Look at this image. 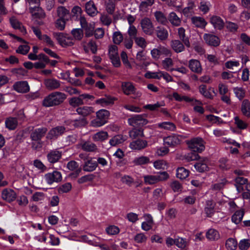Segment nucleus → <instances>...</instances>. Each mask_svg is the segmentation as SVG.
I'll list each match as a JSON object with an SVG mask.
<instances>
[{
	"label": "nucleus",
	"mask_w": 250,
	"mask_h": 250,
	"mask_svg": "<svg viewBox=\"0 0 250 250\" xmlns=\"http://www.w3.org/2000/svg\"><path fill=\"white\" fill-rule=\"evenodd\" d=\"M66 95L62 92L54 91L45 96L42 102V105L46 107L59 105L65 100Z\"/></svg>",
	"instance_id": "nucleus-1"
},
{
	"label": "nucleus",
	"mask_w": 250,
	"mask_h": 250,
	"mask_svg": "<svg viewBox=\"0 0 250 250\" xmlns=\"http://www.w3.org/2000/svg\"><path fill=\"white\" fill-rule=\"evenodd\" d=\"M47 128L45 127L33 128L30 131V137L32 140L31 146L33 149L41 148L42 146V139L46 134Z\"/></svg>",
	"instance_id": "nucleus-2"
},
{
	"label": "nucleus",
	"mask_w": 250,
	"mask_h": 250,
	"mask_svg": "<svg viewBox=\"0 0 250 250\" xmlns=\"http://www.w3.org/2000/svg\"><path fill=\"white\" fill-rule=\"evenodd\" d=\"M110 116L109 112L106 109H101L96 112V117L91 121L90 125L94 127H98L105 125Z\"/></svg>",
	"instance_id": "nucleus-3"
},
{
	"label": "nucleus",
	"mask_w": 250,
	"mask_h": 250,
	"mask_svg": "<svg viewBox=\"0 0 250 250\" xmlns=\"http://www.w3.org/2000/svg\"><path fill=\"white\" fill-rule=\"evenodd\" d=\"M144 182L147 185H154L159 182L165 181L169 178L166 171L158 172L156 175H146L143 176Z\"/></svg>",
	"instance_id": "nucleus-4"
},
{
	"label": "nucleus",
	"mask_w": 250,
	"mask_h": 250,
	"mask_svg": "<svg viewBox=\"0 0 250 250\" xmlns=\"http://www.w3.org/2000/svg\"><path fill=\"white\" fill-rule=\"evenodd\" d=\"M189 149L194 152L201 153L205 149V142L200 137H196L186 141Z\"/></svg>",
	"instance_id": "nucleus-5"
},
{
	"label": "nucleus",
	"mask_w": 250,
	"mask_h": 250,
	"mask_svg": "<svg viewBox=\"0 0 250 250\" xmlns=\"http://www.w3.org/2000/svg\"><path fill=\"white\" fill-rule=\"evenodd\" d=\"M108 55L113 65L115 67H119L121 65L118 54V48L115 45L108 46Z\"/></svg>",
	"instance_id": "nucleus-6"
},
{
	"label": "nucleus",
	"mask_w": 250,
	"mask_h": 250,
	"mask_svg": "<svg viewBox=\"0 0 250 250\" xmlns=\"http://www.w3.org/2000/svg\"><path fill=\"white\" fill-rule=\"evenodd\" d=\"M53 36L62 47L71 46L74 44L73 39L68 35L55 32L53 33Z\"/></svg>",
	"instance_id": "nucleus-7"
},
{
	"label": "nucleus",
	"mask_w": 250,
	"mask_h": 250,
	"mask_svg": "<svg viewBox=\"0 0 250 250\" xmlns=\"http://www.w3.org/2000/svg\"><path fill=\"white\" fill-rule=\"evenodd\" d=\"M76 147L88 152H94L98 150V147L96 144L89 141H86L83 139L80 140L77 144Z\"/></svg>",
	"instance_id": "nucleus-8"
},
{
	"label": "nucleus",
	"mask_w": 250,
	"mask_h": 250,
	"mask_svg": "<svg viewBox=\"0 0 250 250\" xmlns=\"http://www.w3.org/2000/svg\"><path fill=\"white\" fill-rule=\"evenodd\" d=\"M185 137L182 135L173 134L164 138V142L165 145L169 146H175L181 144Z\"/></svg>",
	"instance_id": "nucleus-9"
},
{
	"label": "nucleus",
	"mask_w": 250,
	"mask_h": 250,
	"mask_svg": "<svg viewBox=\"0 0 250 250\" xmlns=\"http://www.w3.org/2000/svg\"><path fill=\"white\" fill-rule=\"evenodd\" d=\"M140 25L143 32L148 35H152L154 32V27L151 20L148 18L143 19Z\"/></svg>",
	"instance_id": "nucleus-10"
},
{
	"label": "nucleus",
	"mask_w": 250,
	"mask_h": 250,
	"mask_svg": "<svg viewBox=\"0 0 250 250\" xmlns=\"http://www.w3.org/2000/svg\"><path fill=\"white\" fill-rule=\"evenodd\" d=\"M129 125L134 127L143 126L148 123L147 120L141 115H136L128 119Z\"/></svg>",
	"instance_id": "nucleus-11"
},
{
	"label": "nucleus",
	"mask_w": 250,
	"mask_h": 250,
	"mask_svg": "<svg viewBox=\"0 0 250 250\" xmlns=\"http://www.w3.org/2000/svg\"><path fill=\"white\" fill-rule=\"evenodd\" d=\"M122 90L126 95L136 94L139 97L141 96V93L136 92V88L133 84L130 82H124L122 83Z\"/></svg>",
	"instance_id": "nucleus-12"
},
{
	"label": "nucleus",
	"mask_w": 250,
	"mask_h": 250,
	"mask_svg": "<svg viewBox=\"0 0 250 250\" xmlns=\"http://www.w3.org/2000/svg\"><path fill=\"white\" fill-rule=\"evenodd\" d=\"M62 176L61 172L57 171L46 173L44 175L45 181L49 185H51L55 182H59L62 180Z\"/></svg>",
	"instance_id": "nucleus-13"
},
{
	"label": "nucleus",
	"mask_w": 250,
	"mask_h": 250,
	"mask_svg": "<svg viewBox=\"0 0 250 250\" xmlns=\"http://www.w3.org/2000/svg\"><path fill=\"white\" fill-rule=\"evenodd\" d=\"M61 82L55 78H47L43 81L45 88L50 91L59 89L61 86Z\"/></svg>",
	"instance_id": "nucleus-14"
},
{
	"label": "nucleus",
	"mask_w": 250,
	"mask_h": 250,
	"mask_svg": "<svg viewBox=\"0 0 250 250\" xmlns=\"http://www.w3.org/2000/svg\"><path fill=\"white\" fill-rule=\"evenodd\" d=\"M13 88L18 93H25L29 91L30 86L26 81H19L13 85Z\"/></svg>",
	"instance_id": "nucleus-15"
},
{
	"label": "nucleus",
	"mask_w": 250,
	"mask_h": 250,
	"mask_svg": "<svg viewBox=\"0 0 250 250\" xmlns=\"http://www.w3.org/2000/svg\"><path fill=\"white\" fill-rule=\"evenodd\" d=\"M9 22L12 27L15 29H18L23 35L26 34V30L22 23L14 16L9 18Z\"/></svg>",
	"instance_id": "nucleus-16"
},
{
	"label": "nucleus",
	"mask_w": 250,
	"mask_h": 250,
	"mask_svg": "<svg viewBox=\"0 0 250 250\" xmlns=\"http://www.w3.org/2000/svg\"><path fill=\"white\" fill-rule=\"evenodd\" d=\"M65 128L63 126H58L52 128L48 133L46 138L52 139L57 138L58 136L62 135L65 131Z\"/></svg>",
	"instance_id": "nucleus-17"
},
{
	"label": "nucleus",
	"mask_w": 250,
	"mask_h": 250,
	"mask_svg": "<svg viewBox=\"0 0 250 250\" xmlns=\"http://www.w3.org/2000/svg\"><path fill=\"white\" fill-rule=\"evenodd\" d=\"M172 97L177 101L182 102L184 101L187 103H191L192 105L195 104H202L200 101L186 96L180 95L177 92H174L172 94Z\"/></svg>",
	"instance_id": "nucleus-18"
},
{
	"label": "nucleus",
	"mask_w": 250,
	"mask_h": 250,
	"mask_svg": "<svg viewBox=\"0 0 250 250\" xmlns=\"http://www.w3.org/2000/svg\"><path fill=\"white\" fill-rule=\"evenodd\" d=\"M16 197V193L11 188H4L1 192V198L3 200L8 202H11L14 201Z\"/></svg>",
	"instance_id": "nucleus-19"
},
{
	"label": "nucleus",
	"mask_w": 250,
	"mask_h": 250,
	"mask_svg": "<svg viewBox=\"0 0 250 250\" xmlns=\"http://www.w3.org/2000/svg\"><path fill=\"white\" fill-rule=\"evenodd\" d=\"M29 10L32 17L34 19H43L46 16L43 9L39 6H31Z\"/></svg>",
	"instance_id": "nucleus-20"
},
{
	"label": "nucleus",
	"mask_w": 250,
	"mask_h": 250,
	"mask_svg": "<svg viewBox=\"0 0 250 250\" xmlns=\"http://www.w3.org/2000/svg\"><path fill=\"white\" fill-rule=\"evenodd\" d=\"M203 38L206 42L210 46H217L220 43L219 38L214 35L205 34Z\"/></svg>",
	"instance_id": "nucleus-21"
},
{
	"label": "nucleus",
	"mask_w": 250,
	"mask_h": 250,
	"mask_svg": "<svg viewBox=\"0 0 250 250\" xmlns=\"http://www.w3.org/2000/svg\"><path fill=\"white\" fill-rule=\"evenodd\" d=\"M147 146V142L145 140L138 139L132 141L129 144V147L135 150L144 149Z\"/></svg>",
	"instance_id": "nucleus-22"
},
{
	"label": "nucleus",
	"mask_w": 250,
	"mask_h": 250,
	"mask_svg": "<svg viewBox=\"0 0 250 250\" xmlns=\"http://www.w3.org/2000/svg\"><path fill=\"white\" fill-rule=\"evenodd\" d=\"M83 50L86 53L91 52L92 54H96L98 50V45L96 42L90 40L87 42H85L83 45Z\"/></svg>",
	"instance_id": "nucleus-23"
},
{
	"label": "nucleus",
	"mask_w": 250,
	"mask_h": 250,
	"mask_svg": "<svg viewBox=\"0 0 250 250\" xmlns=\"http://www.w3.org/2000/svg\"><path fill=\"white\" fill-rule=\"evenodd\" d=\"M188 67L192 72L197 74H201L203 70L200 61L196 59H191L189 61Z\"/></svg>",
	"instance_id": "nucleus-24"
},
{
	"label": "nucleus",
	"mask_w": 250,
	"mask_h": 250,
	"mask_svg": "<svg viewBox=\"0 0 250 250\" xmlns=\"http://www.w3.org/2000/svg\"><path fill=\"white\" fill-rule=\"evenodd\" d=\"M98 166L97 161L94 158L89 157L84 163L83 170L87 172H92L96 169Z\"/></svg>",
	"instance_id": "nucleus-25"
},
{
	"label": "nucleus",
	"mask_w": 250,
	"mask_h": 250,
	"mask_svg": "<svg viewBox=\"0 0 250 250\" xmlns=\"http://www.w3.org/2000/svg\"><path fill=\"white\" fill-rule=\"evenodd\" d=\"M235 187L238 192H241L244 188H248V180L242 177H238L235 178Z\"/></svg>",
	"instance_id": "nucleus-26"
},
{
	"label": "nucleus",
	"mask_w": 250,
	"mask_h": 250,
	"mask_svg": "<svg viewBox=\"0 0 250 250\" xmlns=\"http://www.w3.org/2000/svg\"><path fill=\"white\" fill-rule=\"evenodd\" d=\"M67 167L71 171L75 170V172L71 174L73 178H76L81 172V169L79 168L78 164L75 161H71L67 163Z\"/></svg>",
	"instance_id": "nucleus-27"
},
{
	"label": "nucleus",
	"mask_w": 250,
	"mask_h": 250,
	"mask_svg": "<svg viewBox=\"0 0 250 250\" xmlns=\"http://www.w3.org/2000/svg\"><path fill=\"white\" fill-rule=\"evenodd\" d=\"M61 157L62 152L57 150H51L47 155L48 162L52 164L57 162Z\"/></svg>",
	"instance_id": "nucleus-28"
},
{
	"label": "nucleus",
	"mask_w": 250,
	"mask_h": 250,
	"mask_svg": "<svg viewBox=\"0 0 250 250\" xmlns=\"http://www.w3.org/2000/svg\"><path fill=\"white\" fill-rule=\"evenodd\" d=\"M85 11L88 15L95 16L98 13L97 8L92 0H90L85 3Z\"/></svg>",
	"instance_id": "nucleus-29"
},
{
	"label": "nucleus",
	"mask_w": 250,
	"mask_h": 250,
	"mask_svg": "<svg viewBox=\"0 0 250 250\" xmlns=\"http://www.w3.org/2000/svg\"><path fill=\"white\" fill-rule=\"evenodd\" d=\"M115 98L109 96H105L104 97L96 101L97 104H100L102 106L105 107L114 104Z\"/></svg>",
	"instance_id": "nucleus-30"
},
{
	"label": "nucleus",
	"mask_w": 250,
	"mask_h": 250,
	"mask_svg": "<svg viewBox=\"0 0 250 250\" xmlns=\"http://www.w3.org/2000/svg\"><path fill=\"white\" fill-rule=\"evenodd\" d=\"M194 167L196 170L199 172H204L208 169L207 165V159L203 158L194 165Z\"/></svg>",
	"instance_id": "nucleus-31"
},
{
	"label": "nucleus",
	"mask_w": 250,
	"mask_h": 250,
	"mask_svg": "<svg viewBox=\"0 0 250 250\" xmlns=\"http://www.w3.org/2000/svg\"><path fill=\"white\" fill-rule=\"evenodd\" d=\"M215 206V203L212 200H208L207 201L204 210L207 217H211L213 215Z\"/></svg>",
	"instance_id": "nucleus-32"
},
{
	"label": "nucleus",
	"mask_w": 250,
	"mask_h": 250,
	"mask_svg": "<svg viewBox=\"0 0 250 250\" xmlns=\"http://www.w3.org/2000/svg\"><path fill=\"white\" fill-rule=\"evenodd\" d=\"M170 46L176 53H180L184 51L185 46L183 43L178 40H174L170 42Z\"/></svg>",
	"instance_id": "nucleus-33"
},
{
	"label": "nucleus",
	"mask_w": 250,
	"mask_h": 250,
	"mask_svg": "<svg viewBox=\"0 0 250 250\" xmlns=\"http://www.w3.org/2000/svg\"><path fill=\"white\" fill-rule=\"evenodd\" d=\"M108 137V133L106 131H101L94 134L92 136L93 141L95 142H103L106 140Z\"/></svg>",
	"instance_id": "nucleus-34"
},
{
	"label": "nucleus",
	"mask_w": 250,
	"mask_h": 250,
	"mask_svg": "<svg viewBox=\"0 0 250 250\" xmlns=\"http://www.w3.org/2000/svg\"><path fill=\"white\" fill-rule=\"evenodd\" d=\"M5 125L6 127L9 130H14L18 125L17 119L12 117H8L5 120Z\"/></svg>",
	"instance_id": "nucleus-35"
},
{
	"label": "nucleus",
	"mask_w": 250,
	"mask_h": 250,
	"mask_svg": "<svg viewBox=\"0 0 250 250\" xmlns=\"http://www.w3.org/2000/svg\"><path fill=\"white\" fill-rule=\"evenodd\" d=\"M206 235L207 238L209 241H216L220 237L219 231L214 229H209Z\"/></svg>",
	"instance_id": "nucleus-36"
},
{
	"label": "nucleus",
	"mask_w": 250,
	"mask_h": 250,
	"mask_svg": "<svg viewBox=\"0 0 250 250\" xmlns=\"http://www.w3.org/2000/svg\"><path fill=\"white\" fill-rule=\"evenodd\" d=\"M210 22L214 28L221 29L224 25L223 20L218 16H213L210 18Z\"/></svg>",
	"instance_id": "nucleus-37"
},
{
	"label": "nucleus",
	"mask_w": 250,
	"mask_h": 250,
	"mask_svg": "<svg viewBox=\"0 0 250 250\" xmlns=\"http://www.w3.org/2000/svg\"><path fill=\"white\" fill-rule=\"evenodd\" d=\"M186 30L183 27H180L178 29V35L179 39L185 44V45L189 47L190 42L188 37L186 36Z\"/></svg>",
	"instance_id": "nucleus-38"
},
{
	"label": "nucleus",
	"mask_w": 250,
	"mask_h": 250,
	"mask_svg": "<svg viewBox=\"0 0 250 250\" xmlns=\"http://www.w3.org/2000/svg\"><path fill=\"white\" fill-rule=\"evenodd\" d=\"M191 20L194 26L198 28H204L207 24L205 19L200 17H193Z\"/></svg>",
	"instance_id": "nucleus-39"
},
{
	"label": "nucleus",
	"mask_w": 250,
	"mask_h": 250,
	"mask_svg": "<svg viewBox=\"0 0 250 250\" xmlns=\"http://www.w3.org/2000/svg\"><path fill=\"white\" fill-rule=\"evenodd\" d=\"M244 211L243 209H241L236 211L231 217V221L235 224L240 223L244 216Z\"/></svg>",
	"instance_id": "nucleus-40"
},
{
	"label": "nucleus",
	"mask_w": 250,
	"mask_h": 250,
	"mask_svg": "<svg viewBox=\"0 0 250 250\" xmlns=\"http://www.w3.org/2000/svg\"><path fill=\"white\" fill-rule=\"evenodd\" d=\"M76 111L78 114L82 115L83 117L89 115L94 112L93 109L92 107L86 106L78 108Z\"/></svg>",
	"instance_id": "nucleus-41"
},
{
	"label": "nucleus",
	"mask_w": 250,
	"mask_h": 250,
	"mask_svg": "<svg viewBox=\"0 0 250 250\" xmlns=\"http://www.w3.org/2000/svg\"><path fill=\"white\" fill-rule=\"evenodd\" d=\"M117 1L116 0H107L105 2V9L108 14L112 15L114 13Z\"/></svg>",
	"instance_id": "nucleus-42"
},
{
	"label": "nucleus",
	"mask_w": 250,
	"mask_h": 250,
	"mask_svg": "<svg viewBox=\"0 0 250 250\" xmlns=\"http://www.w3.org/2000/svg\"><path fill=\"white\" fill-rule=\"evenodd\" d=\"M168 19L171 24L173 26H178L181 24V19L178 17L175 13L173 12L169 13Z\"/></svg>",
	"instance_id": "nucleus-43"
},
{
	"label": "nucleus",
	"mask_w": 250,
	"mask_h": 250,
	"mask_svg": "<svg viewBox=\"0 0 250 250\" xmlns=\"http://www.w3.org/2000/svg\"><path fill=\"white\" fill-rule=\"evenodd\" d=\"M156 33L157 37L161 40H165L168 38V31L163 27H157Z\"/></svg>",
	"instance_id": "nucleus-44"
},
{
	"label": "nucleus",
	"mask_w": 250,
	"mask_h": 250,
	"mask_svg": "<svg viewBox=\"0 0 250 250\" xmlns=\"http://www.w3.org/2000/svg\"><path fill=\"white\" fill-rule=\"evenodd\" d=\"M241 111L244 115L250 116V102L247 99L244 100L242 104Z\"/></svg>",
	"instance_id": "nucleus-45"
},
{
	"label": "nucleus",
	"mask_w": 250,
	"mask_h": 250,
	"mask_svg": "<svg viewBox=\"0 0 250 250\" xmlns=\"http://www.w3.org/2000/svg\"><path fill=\"white\" fill-rule=\"evenodd\" d=\"M57 16L60 18L64 19L69 15V10L63 6H59L56 10Z\"/></svg>",
	"instance_id": "nucleus-46"
},
{
	"label": "nucleus",
	"mask_w": 250,
	"mask_h": 250,
	"mask_svg": "<svg viewBox=\"0 0 250 250\" xmlns=\"http://www.w3.org/2000/svg\"><path fill=\"white\" fill-rule=\"evenodd\" d=\"M189 171L184 167H178L176 170V176L180 179H185L189 175Z\"/></svg>",
	"instance_id": "nucleus-47"
},
{
	"label": "nucleus",
	"mask_w": 250,
	"mask_h": 250,
	"mask_svg": "<svg viewBox=\"0 0 250 250\" xmlns=\"http://www.w3.org/2000/svg\"><path fill=\"white\" fill-rule=\"evenodd\" d=\"M154 16L156 21L164 25H166L167 23V19L166 16L161 11H156L154 13Z\"/></svg>",
	"instance_id": "nucleus-48"
},
{
	"label": "nucleus",
	"mask_w": 250,
	"mask_h": 250,
	"mask_svg": "<svg viewBox=\"0 0 250 250\" xmlns=\"http://www.w3.org/2000/svg\"><path fill=\"white\" fill-rule=\"evenodd\" d=\"M165 105L164 101L157 102L154 104H148L145 105L144 108L146 109H148L150 111H155L162 106Z\"/></svg>",
	"instance_id": "nucleus-49"
},
{
	"label": "nucleus",
	"mask_w": 250,
	"mask_h": 250,
	"mask_svg": "<svg viewBox=\"0 0 250 250\" xmlns=\"http://www.w3.org/2000/svg\"><path fill=\"white\" fill-rule=\"evenodd\" d=\"M157 126L159 128L170 131H174L176 128L175 125L170 122H165L161 123H159L157 125Z\"/></svg>",
	"instance_id": "nucleus-50"
},
{
	"label": "nucleus",
	"mask_w": 250,
	"mask_h": 250,
	"mask_svg": "<svg viewBox=\"0 0 250 250\" xmlns=\"http://www.w3.org/2000/svg\"><path fill=\"white\" fill-rule=\"evenodd\" d=\"M125 140V138L123 135H118L110 140L109 144L112 146H115L123 143Z\"/></svg>",
	"instance_id": "nucleus-51"
},
{
	"label": "nucleus",
	"mask_w": 250,
	"mask_h": 250,
	"mask_svg": "<svg viewBox=\"0 0 250 250\" xmlns=\"http://www.w3.org/2000/svg\"><path fill=\"white\" fill-rule=\"evenodd\" d=\"M238 244L237 241L233 238H229L226 242V247L228 250H235Z\"/></svg>",
	"instance_id": "nucleus-52"
},
{
	"label": "nucleus",
	"mask_w": 250,
	"mask_h": 250,
	"mask_svg": "<svg viewBox=\"0 0 250 250\" xmlns=\"http://www.w3.org/2000/svg\"><path fill=\"white\" fill-rule=\"evenodd\" d=\"M87 122L86 120L83 118H79L71 121V124L72 126L75 128L81 127L85 126L87 124Z\"/></svg>",
	"instance_id": "nucleus-53"
},
{
	"label": "nucleus",
	"mask_w": 250,
	"mask_h": 250,
	"mask_svg": "<svg viewBox=\"0 0 250 250\" xmlns=\"http://www.w3.org/2000/svg\"><path fill=\"white\" fill-rule=\"evenodd\" d=\"M66 20L63 18H59L54 22L55 27L59 30L62 31L65 29Z\"/></svg>",
	"instance_id": "nucleus-54"
},
{
	"label": "nucleus",
	"mask_w": 250,
	"mask_h": 250,
	"mask_svg": "<svg viewBox=\"0 0 250 250\" xmlns=\"http://www.w3.org/2000/svg\"><path fill=\"white\" fill-rule=\"evenodd\" d=\"M162 65L163 69L170 71L171 68L173 65V62L170 58H167L162 61Z\"/></svg>",
	"instance_id": "nucleus-55"
},
{
	"label": "nucleus",
	"mask_w": 250,
	"mask_h": 250,
	"mask_svg": "<svg viewBox=\"0 0 250 250\" xmlns=\"http://www.w3.org/2000/svg\"><path fill=\"white\" fill-rule=\"evenodd\" d=\"M149 162V159L147 157L142 156L135 158L133 161V163L135 165H142L147 164Z\"/></svg>",
	"instance_id": "nucleus-56"
},
{
	"label": "nucleus",
	"mask_w": 250,
	"mask_h": 250,
	"mask_svg": "<svg viewBox=\"0 0 250 250\" xmlns=\"http://www.w3.org/2000/svg\"><path fill=\"white\" fill-rule=\"evenodd\" d=\"M129 136L133 139L143 137L144 132L142 128H134L129 132Z\"/></svg>",
	"instance_id": "nucleus-57"
},
{
	"label": "nucleus",
	"mask_w": 250,
	"mask_h": 250,
	"mask_svg": "<svg viewBox=\"0 0 250 250\" xmlns=\"http://www.w3.org/2000/svg\"><path fill=\"white\" fill-rule=\"evenodd\" d=\"M124 38L122 34L120 31H116L113 33L112 40L116 44H120L123 41Z\"/></svg>",
	"instance_id": "nucleus-58"
},
{
	"label": "nucleus",
	"mask_w": 250,
	"mask_h": 250,
	"mask_svg": "<svg viewBox=\"0 0 250 250\" xmlns=\"http://www.w3.org/2000/svg\"><path fill=\"white\" fill-rule=\"evenodd\" d=\"M69 104L73 107H77L83 104V100L81 97H73L69 99Z\"/></svg>",
	"instance_id": "nucleus-59"
},
{
	"label": "nucleus",
	"mask_w": 250,
	"mask_h": 250,
	"mask_svg": "<svg viewBox=\"0 0 250 250\" xmlns=\"http://www.w3.org/2000/svg\"><path fill=\"white\" fill-rule=\"evenodd\" d=\"M134 40L136 44L142 49H144L146 47L147 42L144 38L142 37H137Z\"/></svg>",
	"instance_id": "nucleus-60"
},
{
	"label": "nucleus",
	"mask_w": 250,
	"mask_h": 250,
	"mask_svg": "<svg viewBox=\"0 0 250 250\" xmlns=\"http://www.w3.org/2000/svg\"><path fill=\"white\" fill-rule=\"evenodd\" d=\"M200 93L207 98L212 99L213 95L209 91L207 90V87L205 85L202 84L199 87Z\"/></svg>",
	"instance_id": "nucleus-61"
},
{
	"label": "nucleus",
	"mask_w": 250,
	"mask_h": 250,
	"mask_svg": "<svg viewBox=\"0 0 250 250\" xmlns=\"http://www.w3.org/2000/svg\"><path fill=\"white\" fill-rule=\"evenodd\" d=\"M83 29L85 31V36L87 37H91L94 33V24L93 23H89Z\"/></svg>",
	"instance_id": "nucleus-62"
},
{
	"label": "nucleus",
	"mask_w": 250,
	"mask_h": 250,
	"mask_svg": "<svg viewBox=\"0 0 250 250\" xmlns=\"http://www.w3.org/2000/svg\"><path fill=\"white\" fill-rule=\"evenodd\" d=\"M161 72L162 71L160 70L154 72L147 71L146 73L145 76L148 79H156L159 80L161 78Z\"/></svg>",
	"instance_id": "nucleus-63"
},
{
	"label": "nucleus",
	"mask_w": 250,
	"mask_h": 250,
	"mask_svg": "<svg viewBox=\"0 0 250 250\" xmlns=\"http://www.w3.org/2000/svg\"><path fill=\"white\" fill-rule=\"evenodd\" d=\"M71 34L74 38L77 40H81L83 36V31L80 28L73 29L71 31Z\"/></svg>",
	"instance_id": "nucleus-64"
}]
</instances>
